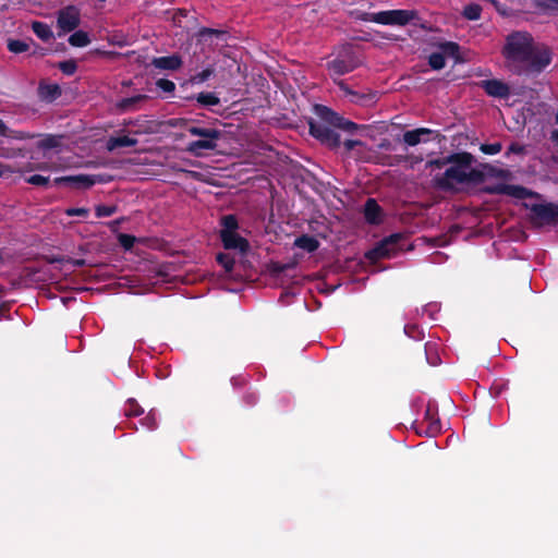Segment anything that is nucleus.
I'll list each match as a JSON object with an SVG mask.
<instances>
[{"mask_svg":"<svg viewBox=\"0 0 558 558\" xmlns=\"http://www.w3.org/2000/svg\"><path fill=\"white\" fill-rule=\"evenodd\" d=\"M507 66L517 74L541 73L551 60L549 49L534 41L526 32H513L502 49Z\"/></svg>","mask_w":558,"mask_h":558,"instance_id":"1","label":"nucleus"},{"mask_svg":"<svg viewBox=\"0 0 558 558\" xmlns=\"http://www.w3.org/2000/svg\"><path fill=\"white\" fill-rule=\"evenodd\" d=\"M474 157L470 153H457L445 158L429 160L425 163V169L429 174L441 170L450 165L442 173L437 172L433 178V183L437 189L451 191L460 184L476 183L483 180V172L472 168Z\"/></svg>","mask_w":558,"mask_h":558,"instance_id":"2","label":"nucleus"},{"mask_svg":"<svg viewBox=\"0 0 558 558\" xmlns=\"http://www.w3.org/2000/svg\"><path fill=\"white\" fill-rule=\"evenodd\" d=\"M530 211V220L534 227L555 226L558 222V205L556 204H534Z\"/></svg>","mask_w":558,"mask_h":558,"instance_id":"3","label":"nucleus"},{"mask_svg":"<svg viewBox=\"0 0 558 558\" xmlns=\"http://www.w3.org/2000/svg\"><path fill=\"white\" fill-rule=\"evenodd\" d=\"M416 17L415 11L410 10H392L376 13L374 21L380 24L405 25Z\"/></svg>","mask_w":558,"mask_h":558,"instance_id":"4","label":"nucleus"},{"mask_svg":"<svg viewBox=\"0 0 558 558\" xmlns=\"http://www.w3.org/2000/svg\"><path fill=\"white\" fill-rule=\"evenodd\" d=\"M310 133L322 143L330 147H338L340 145V136L338 133L322 123H310Z\"/></svg>","mask_w":558,"mask_h":558,"instance_id":"5","label":"nucleus"},{"mask_svg":"<svg viewBox=\"0 0 558 558\" xmlns=\"http://www.w3.org/2000/svg\"><path fill=\"white\" fill-rule=\"evenodd\" d=\"M400 240V234L390 235L389 238L383 240L377 247L372 250L367 254V257L371 259H379L393 256L398 251L397 244Z\"/></svg>","mask_w":558,"mask_h":558,"instance_id":"6","label":"nucleus"},{"mask_svg":"<svg viewBox=\"0 0 558 558\" xmlns=\"http://www.w3.org/2000/svg\"><path fill=\"white\" fill-rule=\"evenodd\" d=\"M80 24V11L74 5H69L58 13V26L63 32H72Z\"/></svg>","mask_w":558,"mask_h":558,"instance_id":"7","label":"nucleus"},{"mask_svg":"<svg viewBox=\"0 0 558 558\" xmlns=\"http://www.w3.org/2000/svg\"><path fill=\"white\" fill-rule=\"evenodd\" d=\"M480 86L492 97L507 98L510 95L509 86L499 80H486Z\"/></svg>","mask_w":558,"mask_h":558,"instance_id":"8","label":"nucleus"},{"mask_svg":"<svg viewBox=\"0 0 558 558\" xmlns=\"http://www.w3.org/2000/svg\"><path fill=\"white\" fill-rule=\"evenodd\" d=\"M220 239L227 250H239L244 253L250 247L247 240L236 232H220Z\"/></svg>","mask_w":558,"mask_h":558,"instance_id":"9","label":"nucleus"},{"mask_svg":"<svg viewBox=\"0 0 558 558\" xmlns=\"http://www.w3.org/2000/svg\"><path fill=\"white\" fill-rule=\"evenodd\" d=\"M95 183V178L88 174L68 175L54 179V184H68L77 189H88L93 186Z\"/></svg>","mask_w":558,"mask_h":558,"instance_id":"10","label":"nucleus"},{"mask_svg":"<svg viewBox=\"0 0 558 558\" xmlns=\"http://www.w3.org/2000/svg\"><path fill=\"white\" fill-rule=\"evenodd\" d=\"M218 140H197L189 143L186 147V151L190 154L199 157L203 155L205 150H215L217 148Z\"/></svg>","mask_w":558,"mask_h":558,"instance_id":"11","label":"nucleus"},{"mask_svg":"<svg viewBox=\"0 0 558 558\" xmlns=\"http://www.w3.org/2000/svg\"><path fill=\"white\" fill-rule=\"evenodd\" d=\"M151 64L160 70H178L182 65L181 57L178 54H172L168 57H159L154 58Z\"/></svg>","mask_w":558,"mask_h":558,"instance_id":"12","label":"nucleus"},{"mask_svg":"<svg viewBox=\"0 0 558 558\" xmlns=\"http://www.w3.org/2000/svg\"><path fill=\"white\" fill-rule=\"evenodd\" d=\"M433 133L432 130L426 128H420L412 131H407L403 134V142L409 146H415L420 144L421 142H426V136L430 135Z\"/></svg>","mask_w":558,"mask_h":558,"instance_id":"13","label":"nucleus"},{"mask_svg":"<svg viewBox=\"0 0 558 558\" xmlns=\"http://www.w3.org/2000/svg\"><path fill=\"white\" fill-rule=\"evenodd\" d=\"M355 66V63H353L352 61H345L340 59H336L328 63V70L332 74L338 76L353 71Z\"/></svg>","mask_w":558,"mask_h":558,"instance_id":"14","label":"nucleus"},{"mask_svg":"<svg viewBox=\"0 0 558 558\" xmlns=\"http://www.w3.org/2000/svg\"><path fill=\"white\" fill-rule=\"evenodd\" d=\"M187 132L193 136L201 137V140H219L221 137V132L219 130L209 128H199L193 125L187 128Z\"/></svg>","mask_w":558,"mask_h":558,"instance_id":"15","label":"nucleus"},{"mask_svg":"<svg viewBox=\"0 0 558 558\" xmlns=\"http://www.w3.org/2000/svg\"><path fill=\"white\" fill-rule=\"evenodd\" d=\"M379 214H380V207L378 206L376 201L373 198H368L365 203V208H364L365 219L369 223H378L380 221Z\"/></svg>","mask_w":558,"mask_h":558,"instance_id":"16","label":"nucleus"},{"mask_svg":"<svg viewBox=\"0 0 558 558\" xmlns=\"http://www.w3.org/2000/svg\"><path fill=\"white\" fill-rule=\"evenodd\" d=\"M39 96L44 100H53L61 95V88L57 84H40L38 87Z\"/></svg>","mask_w":558,"mask_h":558,"instance_id":"17","label":"nucleus"},{"mask_svg":"<svg viewBox=\"0 0 558 558\" xmlns=\"http://www.w3.org/2000/svg\"><path fill=\"white\" fill-rule=\"evenodd\" d=\"M318 110L320 112L322 118L326 122H328L329 124H331L338 129L342 130V124L348 122V120H345L344 118L340 117L339 114H337L336 112L331 111L330 109H328L326 107L318 108Z\"/></svg>","mask_w":558,"mask_h":558,"instance_id":"18","label":"nucleus"},{"mask_svg":"<svg viewBox=\"0 0 558 558\" xmlns=\"http://www.w3.org/2000/svg\"><path fill=\"white\" fill-rule=\"evenodd\" d=\"M318 110L320 112L322 118L326 122H328L329 124H331L338 129L342 130V124L348 122V120H345L344 118L340 117L339 114H337L336 112L331 111L330 109H328L326 107L318 108Z\"/></svg>","mask_w":558,"mask_h":558,"instance_id":"19","label":"nucleus"},{"mask_svg":"<svg viewBox=\"0 0 558 558\" xmlns=\"http://www.w3.org/2000/svg\"><path fill=\"white\" fill-rule=\"evenodd\" d=\"M137 144V140L130 137V136H118V137H110L107 143V148L109 150H113L118 147H130L135 146Z\"/></svg>","mask_w":558,"mask_h":558,"instance_id":"20","label":"nucleus"},{"mask_svg":"<svg viewBox=\"0 0 558 558\" xmlns=\"http://www.w3.org/2000/svg\"><path fill=\"white\" fill-rule=\"evenodd\" d=\"M295 245L307 252H314L318 248V241L310 235H302L295 240Z\"/></svg>","mask_w":558,"mask_h":558,"instance_id":"21","label":"nucleus"},{"mask_svg":"<svg viewBox=\"0 0 558 558\" xmlns=\"http://www.w3.org/2000/svg\"><path fill=\"white\" fill-rule=\"evenodd\" d=\"M148 97L146 95H136L130 98L121 99L117 107L122 111H128L133 109L138 102L145 101Z\"/></svg>","mask_w":558,"mask_h":558,"instance_id":"22","label":"nucleus"},{"mask_svg":"<svg viewBox=\"0 0 558 558\" xmlns=\"http://www.w3.org/2000/svg\"><path fill=\"white\" fill-rule=\"evenodd\" d=\"M32 29L40 39L45 41L49 40L53 36L50 27L43 22H33Z\"/></svg>","mask_w":558,"mask_h":558,"instance_id":"23","label":"nucleus"},{"mask_svg":"<svg viewBox=\"0 0 558 558\" xmlns=\"http://www.w3.org/2000/svg\"><path fill=\"white\" fill-rule=\"evenodd\" d=\"M90 43L87 33L77 31L69 37V44L73 47H85Z\"/></svg>","mask_w":558,"mask_h":558,"instance_id":"24","label":"nucleus"},{"mask_svg":"<svg viewBox=\"0 0 558 558\" xmlns=\"http://www.w3.org/2000/svg\"><path fill=\"white\" fill-rule=\"evenodd\" d=\"M144 413L143 408L134 399H129L124 405V415L128 417L140 416Z\"/></svg>","mask_w":558,"mask_h":558,"instance_id":"25","label":"nucleus"},{"mask_svg":"<svg viewBox=\"0 0 558 558\" xmlns=\"http://www.w3.org/2000/svg\"><path fill=\"white\" fill-rule=\"evenodd\" d=\"M337 85L343 90L347 95L352 96V101L356 104H364V100L368 99L367 95H360L356 92H353L349 88V86L343 81L336 82Z\"/></svg>","mask_w":558,"mask_h":558,"instance_id":"26","label":"nucleus"},{"mask_svg":"<svg viewBox=\"0 0 558 558\" xmlns=\"http://www.w3.org/2000/svg\"><path fill=\"white\" fill-rule=\"evenodd\" d=\"M482 8L478 4H468L463 9V16L470 21H475L481 17Z\"/></svg>","mask_w":558,"mask_h":558,"instance_id":"27","label":"nucleus"},{"mask_svg":"<svg viewBox=\"0 0 558 558\" xmlns=\"http://www.w3.org/2000/svg\"><path fill=\"white\" fill-rule=\"evenodd\" d=\"M8 49L13 53H22L29 49V45L24 40L9 39Z\"/></svg>","mask_w":558,"mask_h":558,"instance_id":"28","label":"nucleus"},{"mask_svg":"<svg viewBox=\"0 0 558 558\" xmlns=\"http://www.w3.org/2000/svg\"><path fill=\"white\" fill-rule=\"evenodd\" d=\"M221 225H222L223 229L220 232H231V233L236 232L238 220H236L235 216L228 215V216L222 217Z\"/></svg>","mask_w":558,"mask_h":558,"instance_id":"29","label":"nucleus"},{"mask_svg":"<svg viewBox=\"0 0 558 558\" xmlns=\"http://www.w3.org/2000/svg\"><path fill=\"white\" fill-rule=\"evenodd\" d=\"M197 101L203 106H217L220 102L214 93H199Z\"/></svg>","mask_w":558,"mask_h":558,"instance_id":"30","label":"nucleus"},{"mask_svg":"<svg viewBox=\"0 0 558 558\" xmlns=\"http://www.w3.org/2000/svg\"><path fill=\"white\" fill-rule=\"evenodd\" d=\"M502 191L506 194L518 197V198H523L527 195L526 189H524L522 186H517V185H506V186H504Z\"/></svg>","mask_w":558,"mask_h":558,"instance_id":"31","label":"nucleus"},{"mask_svg":"<svg viewBox=\"0 0 558 558\" xmlns=\"http://www.w3.org/2000/svg\"><path fill=\"white\" fill-rule=\"evenodd\" d=\"M218 263L225 268L227 272H231L234 267V258L229 254L220 253L217 256Z\"/></svg>","mask_w":558,"mask_h":558,"instance_id":"32","label":"nucleus"},{"mask_svg":"<svg viewBox=\"0 0 558 558\" xmlns=\"http://www.w3.org/2000/svg\"><path fill=\"white\" fill-rule=\"evenodd\" d=\"M428 63L434 70H440L445 66V57L441 52H434L429 56Z\"/></svg>","mask_w":558,"mask_h":558,"instance_id":"33","label":"nucleus"},{"mask_svg":"<svg viewBox=\"0 0 558 558\" xmlns=\"http://www.w3.org/2000/svg\"><path fill=\"white\" fill-rule=\"evenodd\" d=\"M58 68L65 75H73L76 72L77 64L74 60H66L59 62Z\"/></svg>","mask_w":558,"mask_h":558,"instance_id":"34","label":"nucleus"},{"mask_svg":"<svg viewBox=\"0 0 558 558\" xmlns=\"http://www.w3.org/2000/svg\"><path fill=\"white\" fill-rule=\"evenodd\" d=\"M441 53L454 57L459 52V46L456 43L447 41L440 45Z\"/></svg>","mask_w":558,"mask_h":558,"instance_id":"35","label":"nucleus"},{"mask_svg":"<svg viewBox=\"0 0 558 558\" xmlns=\"http://www.w3.org/2000/svg\"><path fill=\"white\" fill-rule=\"evenodd\" d=\"M213 73H214L213 69H210V68L205 69L204 71L192 76L191 82L194 84L203 83V82L207 81L213 75Z\"/></svg>","mask_w":558,"mask_h":558,"instance_id":"36","label":"nucleus"},{"mask_svg":"<svg viewBox=\"0 0 558 558\" xmlns=\"http://www.w3.org/2000/svg\"><path fill=\"white\" fill-rule=\"evenodd\" d=\"M118 240L125 250H131L136 241L135 236L125 233L119 234Z\"/></svg>","mask_w":558,"mask_h":558,"instance_id":"37","label":"nucleus"},{"mask_svg":"<svg viewBox=\"0 0 558 558\" xmlns=\"http://www.w3.org/2000/svg\"><path fill=\"white\" fill-rule=\"evenodd\" d=\"M423 162V157L417 155H405L404 163L408 169L414 170L415 166Z\"/></svg>","mask_w":558,"mask_h":558,"instance_id":"38","label":"nucleus"},{"mask_svg":"<svg viewBox=\"0 0 558 558\" xmlns=\"http://www.w3.org/2000/svg\"><path fill=\"white\" fill-rule=\"evenodd\" d=\"M26 182L33 185L46 186L49 183V178L40 174H34L27 178Z\"/></svg>","mask_w":558,"mask_h":558,"instance_id":"39","label":"nucleus"},{"mask_svg":"<svg viewBox=\"0 0 558 558\" xmlns=\"http://www.w3.org/2000/svg\"><path fill=\"white\" fill-rule=\"evenodd\" d=\"M116 206L100 205L96 207L97 217H109L116 213Z\"/></svg>","mask_w":558,"mask_h":558,"instance_id":"40","label":"nucleus"},{"mask_svg":"<svg viewBox=\"0 0 558 558\" xmlns=\"http://www.w3.org/2000/svg\"><path fill=\"white\" fill-rule=\"evenodd\" d=\"M502 146L500 143H493V144H483L481 146V150L484 154L494 155L501 150Z\"/></svg>","mask_w":558,"mask_h":558,"instance_id":"41","label":"nucleus"},{"mask_svg":"<svg viewBox=\"0 0 558 558\" xmlns=\"http://www.w3.org/2000/svg\"><path fill=\"white\" fill-rule=\"evenodd\" d=\"M226 33L223 31H219V29H214V28H207V27H203L199 29L197 36L199 38H205L206 36H223Z\"/></svg>","mask_w":558,"mask_h":558,"instance_id":"42","label":"nucleus"},{"mask_svg":"<svg viewBox=\"0 0 558 558\" xmlns=\"http://www.w3.org/2000/svg\"><path fill=\"white\" fill-rule=\"evenodd\" d=\"M156 85L166 93H171L175 88L174 83L166 78L158 80Z\"/></svg>","mask_w":558,"mask_h":558,"instance_id":"43","label":"nucleus"},{"mask_svg":"<svg viewBox=\"0 0 558 558\" xmlns=\"http://www.w3.org/2000/svg\"><path fill=\"white\" fill-rule=\"evenodd\" d=\"M536 5L547 10H558V0H536Z\"/></svg>","mask_w":558,"mask_h":558,"instance_id":"44","label":"nucleus"},{"mask_svg":"<svg viewBox=\"0 0 558 558\" xmlns=\"http://www.w3.org/2000/svg\"><path fill=\"white\" fill-rule=\"evenodd\" d=\"M65 214L68 216H82V217H86L88 215V209L86 208H68L65 210Z\"/></svg>","mask_w":558,"mask_h":558,"instance_id":"45","label":"nucleus"},{"mask_svg":"<svg viewBox=\"0 0 558 558\" xmlns=\"http://www.w3.org/2000/svg\"><path fill=\"white\" fill-rule=\"evenodd\" d=\"M343 145H344V148L347 149V151H351L357 146H361V147L364 146V143L361 141L347 140L343 143Z\"/></svg>","mask_w":558,"mask_h":558,"instance_id":"46","label":"nucleus"},{"mask_svg":"<svg viewBox=\"0 0 558 558\" xmlns=\"http://www.w3.org/2000/svg\"><path fill=\"white\" fill-rule=\"evenodd\" d=\"M359 129H360V125H357L356 123L349 121V120H348V122L342 124V130L350 132V133H353L354 131H356Z\"/></svg>","mask_w":558,"mask_h":558,"instance_id":"47","label":"nucleus"},{"mask_svg":"<svg viewBox=\"0 0 558 558\" xmlns=\"http://www.w3.org/2000/svg\"><path fill=\"white\" fill-rule=\"evenodd\" d=\"M523 154L524 153V147L522 145H519L517 143H512L509 148H508V151L507 154Z\"/></svg>","mask_w":558,"mask_h":558,"instance_id":"48","label":"nucleus"},{"mask_svg":"<svg viewBox=\"0 0 558 558\" xmlns=\"http://www.w3.org/2000/svg\"><path fill=\"white\" fill-rule=\"evenodd\" d=\"M187 15V11L184 10V9H179L174 15H173V21L180 25L181 23V17H185Z\"/></svg>","mask_w":558,"mask_h":558,"instance_id":"49","label":"nucleus"},{"mask_svg":"<svg viewBox=\"0 0 558 558\" xmlns=\"http://www.w3.org/2000/svg\"><path fill=\"white\" fill-rule=\"evenodd\" d=\"M404 157L405 156H402V155L393 156L391 158V161L388 165L389 166H396V165L402 163V162H404Z\"/></svg>","mask_w":558,"mask_h":558,"instance_id":"50","label":"nucleus"},{"mask_svg":"<svg viewBox=\"0 0 558 558\" xmlns=\"http://www.w3.org/2000/svg\"><path fill=\"white\" fill-rule=\"evenodd\" d=\"M143 424L149 428H153L155 426V421L150 415H148L144 418Z\"/></svg>","mask_w":558,"mask_h":558,"instance_id":"51","label":"nucleus"},{"mask_svg":"<svg viewBox=\"0 0 558 558\" xmlns=\"http://www.w3.org/2000/svg\"><path fill=\"white\" fill-rule=\"evenodd\" d=\"M556 123L558 124V113L556 114ZM550 138L553 142L558 143V129L551 132Z\"/></svg>","mask_w":558,"mask_h":558,"instance_id":"52","label":"nucleus"},{"mask_svg":"<svg viewBox=\"0 0 558 558\" xmlns=\"http://www.w3.org/2000/svg\"><path fill=\"white\" fill-rule=\"evenodd\" d=\"M7 126L0 119V135H5Z\"/></svg>","mask_w":558,"mask_h":558,"instance_id":"53","label":"nucleus"},{"mask_svg":"<svg viewBox=\"0 0 558 558\" xmlns=\"http://www.w3.org/2000/svg\"><path fill=\"white\" fill-rule=\"evenodd\" d=\"M8 171H9V168H8V167H5V166H2V165L0 163V177H2V175H3L5 172H8Z\"/></svg>","mask_w":558,"mask_h":558,"instance_id":"54","label":"nucleus"},{"mask_svg":"<svg viewBox=\"0 0 558 558\" xmlns=\"http://www.w3.org/2000/svg\"><path fill=\"white\" fill-rule=\"evenodd\" d=\"M73 264H74L75 266H80V267H81V266H84V265H85V260H84V259H75V260L73 262Z\"/></svg>","mask_w":558,"mask_h":558,"instance_id":"55","label":"nucleus"},{"mask_svg":"<svg viewBox=\"0 0 558 558\" xmlns=\"http://www.w3.org/2000/svg\"><path fill=\"white\" fill-rule=\"evenodd\" d=\"M356 158L357 159H362V160H367V158L363 157L362 155H360L359 153H356Z\"/></svg>","mask_w":558,"mask_h":558,"instance_id":"56","label":"nucleus"},{"mask_svg":"<svg viewBox=\"0 0 558 558\" xmlns=\"http://www.w3.org/2000/svg\"><path fill=\"white\" fill-rule=\"evenodd\" d=\"M37 169L45 170V169H47V167L45 165H40L37 167Z\"/></svg>","mask_w":558,"mask_h":558,"instance_id":"57","label":"nucleus"},{"mask_svg":"<svg viewBox=\"0 0 558 558\" xmlns=\"http://www.w3.org/2000/svg\"><path fill=\"white\" fill-rule=\"evenodd\" d=\"M45 146H47V147H51V146H52V144H51V142L49 141V142H46V143H45Z\"/></svg>","mask_w":558,"mask_h":558,"instance_id":"58","label":"nucleus"},{"mask_svg":"<svg viewBox=\"0 0 558 558\" xmlns=\"http://www.w3.org/2000/svg\"><path fill=\"white\" fill-rule=\"evenodd\" d=\"M105 1H106V0H98V2H99L100 4H102Z\"/></svg>","mask_w":558,"mask_h":558,"instance_id":"59","label":"nucleus"}]
</instances>
